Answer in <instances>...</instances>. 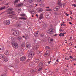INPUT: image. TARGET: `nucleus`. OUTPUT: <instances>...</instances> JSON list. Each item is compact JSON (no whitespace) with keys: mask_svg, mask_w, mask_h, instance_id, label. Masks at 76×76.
<instances>
[{"mask_svg":"<svg viewBox=\"0 0 76 76\" xmlns=\"http://www.w3.org/2000/svg\"><path fill=\"white\" fill-rule=\"evenodd\" d=\"M30 7H34V6H30Z\"/></svg>","mask_w":76,"mask_h":76,"instance_id":"obj_58","label":"nucleus"},{"mask_svg":"<svg viewBox=\"0 0 76 76\" xmlns=\"http://www.w3.org/2000/svg\"><path fill=\"white\" fill-rule=\"evenodd\" d=\"M46 7V8H47V9H49V7Z\"/></svg>","mask_w":76,"mask_h":76,"instance_id":"obj_54","label":"nucleus"},{"mask_svg":"<svg viewBox=\"0 0 76 76\" xmlns=\"http://www.w3.org/2000/svg\"><path fill=\"white\" fill-rule=\"evenodd\" d=\"M57 34H56L54 35V36H57Z\"/></svg>","mask_w":76,"mask_h":76,"instance_id":"obj_57","label":"nucleus"},{"mask_svg":"<svg viewBox=\"0 0 76 76\" xmlns=\"http://www.w3.org/2000/svg\"><path fill=\"white\" fill-rule=\"evenodd\" d=\"M57 4L59 6H62V3L61 0H58V1Z\"/></svg>","mask_w":76,"mask_h":76,"instance_id":"obj_6","label":"nucleus"},{"mask_svg":"<svg viewBox=\"0 0 76 76\" xmlns=\"http://www.w3.org/2000/svg\"><path fill=\"white\" fill-rule=\"evenodd\" d=\"M40 61V58L39 57L38 59H35L34 60L35 62L36 63H37V62H39Z\"/></svg>","mask_w":76,"mask_h":76,"instance_id":"obj_20","label":"nucleus"},{"mask_svg":"<svg viewBox=\"0 0 76 76\" xmlns=\"http://www.w3.org/2000/svg\"><path fill=\"white\" fill-rule=\"evenodd\" d=\"M15 13L14 11H12V12H8L7 13V14H8L9 15H10V14H12V13Z\"/></svg>","mask_w":76,"mask_h":76,"instance_id":"obj_28","label":"nucleus"},{"mask_svg":"<svg viewBox=\"0 0 76 76\" xmlns=\"http://www.w3.org/2000/svg\"><path fill=\"white\" fill-rule=\"evenodd\" d=\"M5 8H6L5 6H4L3 7H1V8H0V11L2 10H3V9H5Z\"/></svg>","mask_w":76,"mask_h":76,"instance_id":"obj_25","label":"nucleus"},{"mask_svg":"<svg viewBox=\"0 0 76 76\" xmlns=\"http://www.w3.org/2000/svg\"><path fill=\"white\" fill-rule=\"evenodd\" d=\"M69 24H70V25H72V23L71 22H69Z\"/></svg>","mask_w":76,"mask_h":76,"instance_id":"obj_51","label":"nucleus"},{"mask_svg":"<svg viewBox=\"0 0 76 76\" xmlns=\"http://www.w3.org/2000/svg\"><path fill=\"white\" fill-rule=\"evenodd\" d=\"M19 0H15L14 2V3L15 4L16 3H17L19 1Z\"/></svg>","mask_w":76,"mask_h":76,"instance_id":"obj_33","label":"nucleus"},{"mask_svg":"<svg viewBox=\"0 0 76 76\" xmlns=\"http://www.w3.org/2000/svg\"><path fill=\"white\" fill-rule=\"evenodd\" d=\"M1 76H7V75L5 74H3L1 75Z\"/></svg>","mask_w":76,"mask_h":76,"instance_id":"obj_32","label":"nucleus"},{"mask_svg":"<svg viewBox=\"0 0 76 76\" xmlns=\"http://www.w3.org/2000/svg\"><path fill=\"white\" fill-rule=\"evenodd\" d=\"M42 69V68L41 67H39V68L38 69V71H41Z\"/></svg>","mask_w":76,"mask_h":76,"instance_id":"obj_34","label":"nucleus"},{"mask_svg":"<svg viewBox=\"0 0 76 76\" xmlns=\"http://www.w3.org/2000/svg\"><path fill=\"white\" fill-rule=\"evenodd\" d=\"M37 53L39 55V56H41V54H42V53H41V52H40L39 51H38L37 52Z\"/></svg>","mask_w":76,"mask_h":76,"instance_id":"obj_27","label":"nucleus"},{"mask_svg":"<svg viewBox=\"0 0 76 76\" xmlns=\"http://www.w3.org/2000/svg\"><path fill=\"white\" fill-rule=\"evenodd\" d=\"M4 49L3 47L2 46H0V52H2L3 51V50Z\"/></svg>","mask_w":76,"mask_h":76,"instance_id":"obj_19","label":"nucleus"},{"mask_svg":"<svg viewBox=\"0 0 76 76\" xmlns=\"http://www.w3.org/2000/svg\"><path fill=\"white\" fill-rule=\"evenodd\" d=\"M26 59V57L25 56H23L20 58V60L22 61H25Z\"/></svg>","mask_w":76,"mask_h":76,"instance_id":"obj_5","label":"nucleus"},{"mask_svg":"<svg viewBox=\"0 0 76 76\" xmlns=\"http://www.w3.org/2000/svg\"><path fill=\"white\" fill-rule=\"evenodd\" d=\"M5 54V55H8L9 54H10V52L9 51V50H6L5 53H4Z\"/></svg>","mask_w":76,"mask_h":76,"instance_id":"obj_12","label":"nucleus"},{"mask_svg":"<svg viewBox=\"0 0 76 76\" xmlns=\"http://www.w3.org/2000/svg\"><path fill=\"white\" fill-rule=\"evenodd\" d=\"M5 56V55H4L0 54V58L1 59H4Z\"/></svg>","mask_w":76,"mask_h":76,"instance_id":"obj_10","label":"nucleus"},{"mask_svg":"<svg viewBox=\"0 0 76 76\" xmlns=\"http://www.w3.org/2000/svg\"><path fill=\"white\" fill-rule=\"evenodd\" d=\"M8 10V12H9L10 11H12V8H9Z\"/></svg>","mask_w":76,"mask_h":76,"instance_id":"obj_35","label":"nucleus"},{"mask_svg":"<svg viewBox=\"0 0 76 76\" xmlns=\"http://www.w3.org/2000/svg\"><path fill=\"white\" fill-rule=\"evenodd\" d=\"M21 26V25H20V23L19 21H18L17 22V23L16 24V26L18 28H19L20 26Z\"/></svg>","mask_w":76,"mask_h":76,"instance_id":"obj_11","label":"nucleus"},{"mask_svg":"<svg viewBox=\"0 0 76 76\" xmlns=\"http://www.w3.org/2000/svg\"><path fill=\"white\" fill-rule=\"evenodd\" d=\"M70 18H71V19H72V20L73 19V18H72V17H71V16L70 17Z\"/></svg>","mask_w":76,"mask_h":76,"instance_id":"obj_61","label":"nucleus"},{"mask_svg":"<svg viewBox=\"0 0 76 76\" xmlns=\"http://www.w3.org/2000/svg\"><path fill=\"white\" fill-rule=\"evenodd\" d=\"M51 61H48V64H50V63H51Z\"/></svg>","mask_w":76,"mask_h":76,"instance_id":"obj_42","label":"nucleus"},{"mask_svg":"<svg viewBox=\"0 0 76 76\" xmlns=\"http://www.w3.org/2000/svg\"><path fill=\"white\" fill-rule=\"evenodd\" d=\"M46 48H47L48 49H50V48L49 46H46Z\"/></svg>","mask_w":76,"mask_h":76,"instance_id":"obj_39","label":"nucleus"},{"mask_svg":"<svg viewBox=\"0 0 76 76\" xmlns=\"http://www.w3.org/2000/svg\"><path fill=\"white\" fill-rule=\"evenodd\" d=\"M43 0H37V2H41V1H42Z\"/></svg>","mask_w":76,"mask_h":76,"instance_id":"obj_37","label":"nucleus"},{"mask_svg":"<svg viewBox=\"0 0 76 76\" xmlns=\"http://www.w3.org/2000/svg\"><path fill=\"white\" fill-rule=\"evenodd\" d=\"M65 5H66V4H65L64 3V4H63V6H65Z\"/></svg>","mask_w":76,"mask_h":76,"instance_id":"obj_53","label":"nucleus"},{"mask_svg":"<svg viewBox=\"0 0 76 76\" xmlns=\"http://www.w3.org/2000/svg\"><path fill=\"white\" fill-rule=\"evenodd\" d=\"M22 37L20 36L18 37L17 38V39L18 41H21V40H22Z\"/></svg>","mask_w":76,"mask_h":76,"instance_id":"obj_23","label":"nucleus"},{"mask_svg":"<svg viewBox=\"0 0 76 76\" xmlns=\"http://www.w3.org/2000/svg\"><path fill=\"white\" fill-rule=\"evenodd\" d=\"M10 16H12L11 18H12V19H14V18H15V16L14 14L13 15H11Z\"/></svg>","mask_w":76,"mask_h":76,"instance_id":"obj_24","label":"nucleus"},{"mask_svg":"<svg viewBox=\"0 0 76 76\" xmlns=\"http://www.w3.org/2000/svg\"><path fill=\"white\" fill-rule=\"evenodd\" d=\"M63 25H64L63 24H61V26H62Z\"/></svg>","mask_w":76,"mask_h":76,"instance_id":"obj_59","label":"nucleus"},{"mask_svg":"<svg viewBox=\"0 0 76 76\" xmlns=\"http://www.w3.org/2000/svg\"><path fill=\"white\" fill-rule=\"evenodd\" d=\"M3 23L6 25H10V21L8 20H5L3 22Z\"/></svg>","mask_w":76,"mask_h":76,"instance_id":"obj_3","label":"nucleus"},{"mask_svg":"<svg viewBox=\"0 0 76 76\" xmlns=\"http://www.w3.org/2000/svg\"><path fill=\"white\" fill-rule=\"evenodd\" d=\"M44 18L43 15L42 14L40 15L39 19H42Z\"/></svg>","mask_w":76,"mask_h":76,"instance_id":"obj_14","label":"nucleus"},{"mask_svg":"<svg viewBox=\"0 0 76 76\" xmlns=\"http://www.w3.org/2000/svg\"><path fill=\"white\" fill-rule=\"evenodd\" d=\"M59 9H60L59 8H55V10H59Z\"/></svg>","mask_w":76,"mask_h":76,"instance_id":"obj_40","label":"nucleus"},{"mask_svg":"<svg viewBox=\"0 0 76 76\" xmlns=\"http://www.w3.org/2000/svg\"><path fill=\"white\" fill-rule=\"evenodd\" d=\"M9 4V3H7V4H5V5H7H7H8V4Z\"/></svg>","mask_w":76,"mask_h":76,"instance_id":"obj_52","label":"nucleus"},{"mask_svg":"<svg viewBox=\"0 0 76 76\" xmlns=\"http://www.w3.org/2000/svg\"><path fill=\"white\" fill-rule=\"evenodd\" d=\"M28 1L29 3H32L33 2V0H29Z\"/></svg>","mask_w":76,"mask_h":76,"instance_id":"obj_38","label":"nucleus"},{"mask_svg":"<svg viewBox=\"0 0 76 76\" xmlns=\"http://www.w3.org/2000/svg\"><path fill=\"white\" fill-rule=\"evenodd\" d=\"M37 10L40 12H42V9L41 8H39L37 9Z\"/></svg>","mask_w":76,"mask_h":76,"instance_id":"obj_21","label":"nucleus"},{"mask_svg":"<svg viewBox=\"0 0 76 76\" xmlns=\"http://www.w3.org/2000/svg\"><path fill=\"white\" fill-rule=\"evenodd\" d=\"M12 33L15 36H19V32L16 30H12Z\"/></svg>","mask_w":76,"mask_h":76,"instance_id":"obj_1","label":"nucleus"},{"mask_svg":"<svg viewBox=\"0 0 76 76\" xmlns=\"http://www.w3.org/2000/svg\"><path fill=\"white\" fill-rule=\"evenodd\" d=\"M23 3H21L20 4H19L17 5L16 7H21V6H23Z\"/></svg>","mask_w":76,"mask_h":76,"instance_id":"obj_16","label":"nucleus"},{"mask_svg":"<svg viewBox=\"0 0 76 76\" xmlns=\"http://www.w3.org/2000/svg\"><path fill=\"white\" fill-rule=\"evenodd\" d=\"M58 59H57V60H56V62H59V61H58Z\"/></svg>","mask_w":76,"mask_h":76,"instance_id":"obj_44","label":"nucleus"},{"mask_svg":"<svg viewBox=\"0 0 76 76\" xmlns=\"http://www.w3.org/2000/svg\"><path fill=\"white\" fill-rule=\"evenodd\" d=\"M34 35L36 37H37L39 35V31H37V32L34 33Z\"/></svg>","mask_w":76,"mask_h":76,"instance_id":"obj_9","label":"nucleus"},{"mask_svg":"<svg viewBox=\"0 0 76 76\" xmlns=\"http://www.w3.org/2000/svg\"><path fill=\"white\" fill-rule=\"evenodd\" d=\"M53 28H51L49 29L48 31L49 33L50 34L51 32H53Z\"/></svg>","mask_w":76,"mask_h":76,"instance_id":"obj_13","label":"nucleus"},{"mask_svg":"<svg viewBox=\"0 0 76 76\" xmlns=\"http://www.w3.org/2000/svg\"><path fill=\"white\" fill-rule=\"evenodd\" d=\"M36 16H37V18H38V15L37 14H36Z\"/></svg>","mask_w":76,"mask_h":76,"instance_id":"obj_47","label":"nucleus"},{"mask_svg":"<svg viewBox=\"0 0 76 76\" xmlns=\"http://www.w3.org/2000/svg\"><path fill=\"white\" fill-rule=\"evenodd\" d=\"M63 34H64H64H66V33H63Z\"/></svg>","mask_w":76,"mask_h":76,"instance_id":"obj_64","label":"nucleus"},{"mask_svg":"<svg viewBox=\"0 0 76 76\" xmlns=\"http://www.w3.org/2000/svg\"><path fill=\"white\" fill-rule=\"evenodd\" d=\"M49 52L48 51H47L46 52V53H45V54L44 56H49V55H50V53H49Z\"/></svg>","mask_w":76,"mask_h":76,"instance_id":"obj_17","label":"nucleus"},{"mask_svg":"<svg viewBox=\"0 0 76 76\" xmlns=\"http://www.w3.org/2000/svg\"><path fill=\"white\" fill-rule=\"evenodd\" d=\"M72 6H74V7H76V4H73Z\"/></svg>","mask_w":76,"mask_h":76,"instance_id":"obj_43","label":"nucleus"},{"mask_svg":"<svg viewBox=\"0 0 76 76\" xmlns=\"http://www.w3.org/2000/svg\"><path fill=\"white\" fill-rule=\"evenodd\" d=\"M26 47L27 48H29L31 47V45L26 44Z\"/></svg>","mask_w":76,"mask_h":76,"instance_id":"obj_15","label":"nucleus"},{"mask_svg":"<svg viewBox=\"0 0 76 76\" xmlns=\"http://www.w3.org/2000/svg\"><path fill=\"white\" fill-rule=\"evenodd\" d=\"M66 16H69V15L67 14V13H66Z\"/></svg>","mask_w":76,"mask_h":76,"instance_id":"obj_46","label":"nucleus"},{"mask_svg":"<svg viewBox=\"0 0 76 76\" xmlns=\"http://www.w3.org/2000/svg\"><path fill=\"white\" fill-rule=\"evenodd\" d=\"M34 53L33 52H31L29 53L28 54L29 57H31L32 58L34 57Z\"/></svg>","mask_w":76,"mask_h":76,"instance_id":"obj_4","label":"nucleus"},{"mask_svg":"<svg viewBox=\"0 0 76 76\" xmlns=\"http://www.w3.org/2000/svg\"><path fill=\"white\" fill-rule=\"evenodd\" d=\"M49 12H51V11L52 10L51 9H49Z\"/></svg>","mask_w":76,"mask_h":76,"instance_id":"obj_50","label":"nucleus"},{"mask_svg":"<svg viewBox=\"0 0 76 76\" xmlns=\"http://www.w3.org/2000/svg\"><path fill=\"white\" fill-rule=\"evenodd\" d=\"M15 37H11V40L12 41H13V40H15Z\"/></svg>","mask_w":76,"mask_h":76,"instance_id":"obj_29","label":"nucleus"},{"mask_svg":"<svg viewBox=\"0 0 76 76\" xmlns=\"http://www.w3.org/2000/svg\"><path fill=\"white\" fill-rule=\"evenodd\" d=\"M47 10V11H48L49 12V10Z\"/></svg>","mask_w":76,"mask_h":76,"instance_id":"obj_62","label":"nucleus"},{"mask_svg":"<svg viewBox=\"0 0 76 76\" xmlns=\"http://www.w3.org/2000/svg\"><path fill=\"white\" fill-rule=\"evenodd\" d=\"M42 67H43V62H41L38 64V67L42 68Z\"/></svg>","mask_w":76,"mask_h":76,"instance_id":"obj_7","label":"nucleus"},{"mask_svg":"<svg viewBox=\"0 0 76 76\" xmlns=\"http://www.w3.org/2000/svg\"><path fill=\"white\" fill-rule=\"evenodd\" d=\"M4 60V62H7L9 60V58L8 57L5 56V57L4 59H3Z\"/></svg>","mask_w":76,"mask_h":76,"instance_id":"obj_8","label":"nucleus"},{"mask_svg":"<svg viewBox=\"0 0 76 76\" xmlns=\"http://www.w3.org/2000/svg\"><path fill=\"white\" fill-rule=\"evenodd\" d=\"M40 37H43V36H42V34H41V35H40Z\"/></svg>","mask_w":76,"mask_h":76,"instance_id":"obj_60","label":"nucleus"},{"mask_svg":"<svg viewBox=\"0 0 76 76\" xmlns=\"http://www.w3.org/2000/svg\"><path fill=\"white\" fill-rule=\"evenodd\" d=\"M12 46L14 48H18V44H16V43L13 42H12Z\"/></svg>","mask_w":76,"mask_h":76,"instance_id":"obj_2","label":"nucleus"},{"mask_svg":"<svg viewBox=\"0 0 76 76\" xmlns=\"http://www.w3.org/2000/svg\"><path fill=\"white\" fill-rule=\"evenodd\" d=\"M19 19H21V20H26V18H25V17H19Z\"/></svg>","mask_w":76,"mask_h":76,"instance_id":"obj_22","label":"nucleus"},{"mask_svg":"<svg viewBox=\"0 0 76 76\" xmlns=\"http://www.w3.org/2000/svg\"><path fill=\"white\" fill-rule=\"evenodd\" d=\"M10 67H13V66H9V67H8V69H10V70L12 71V70H11V69L10 68Z\"/></svg>","mask_w":76,"mask_h":76,"instance_id":"obj_30","label":"nucleus"},{"mask_svg":"<svg viewBox=\"0 0 76 76\" xmlns=\"http://www.w3.org/2000/svg\"><path fill=\"white\" fill-rule=\"evenodd\" d=\"M20 15L21 16H22L23 17H24V16H26V15L25 14H20Z\"/></svg>","mask_w":76,"mask_h":76,"instance_id":"obj_26","label":"nucleus"},{"mask_svg":"<svg viewBox=\"0 0 76 76\" xmlns=\"http://www.w3.org/2000/svg\"><path fill=\"white\" fill-rule=\"evenodd\" d=\"M26 62H29V60H27L26 61Z\"/></svg>","mask_w":76,"mask_h":76,"instance_id":"obj_55","label":"nucleus"},{"mask_svg":"<svg viewBox=\"0 0 76 76\" xmlns=\"http://www.w3.org/2000/svg\"><path fill=\"white\" fill-rule=\"evenodd\" d=\"M23 38H25V36H23Z\"/></svg>","mask_w":76,"mask_h":76,"instance_id":"obj_63","label":"nucleus"},{"mask_svg":"<svg viewBox=\"0 0 76 76\" xmlns=\"http://www.w3.org/2000/svg\"><path fill=\"white\" fill-rule=\"evenodd\" d=\"M46 16H47L48 17L49 16H50V14H47Z\"/></svg>","mask_w":76,"mask_h":76,"instance_id":"obj_45","label":"nucleus"},{"mask_svg":"<svg viewBox=\"0 0 76 76\" xmlns=\"http://www.w3.org/2000/svg\"><path fill=\"white\" fill-rule=\"evenodd\" d=\"M64 34H63V33H61L59 34L60 37H61V36H64Z\"/></svg>","mask_w":76,"mask_h":76,"instance_id":"obj_31","label":"nucleus"},{"mask_svg":"<svg viewBox=\"0 0 76 76\" xmlns=\"http://www.w3.org/2000/svg\"><path fill=\"white\" fill-rule=\"evenodd\" d=\"M29 65L30 66H31V67H34V66H35V64L33 62H31L30 64Z\"/></svg>","mask_w":76,"mask_h":76,"instance_id":"obj_18","label":"nucleus"},{"mask_svg":"<svg viewBox=\"0 0 76 76\" xmlns=\"http://www.w3.org/2000/svg\"><path fill=\"white\" fill-rule=\"evenodd\" d=\"M69 57L71 59H72V58H73V57L72 56H69Z\"/></svg>","mask_w":76,"mask_h":76,"instance_id":"obj_41","label":"nucleus"},{"mask_svg":"<svg viewBox=\"0 0 76 76\" xmlns=\"http://www.w3.org/2000/svg\"><path fill=\"white\" fill-rule=\"evenodd\" d=\"M50 41H53V39H50Z\"/></svg>","mask_w":76,"mask_h":76,"instance_id":"obj_48","label":"nucleus"},{"mask_svg":"<svg viewBox=\"0 0 76 76\" xmlns=\"http://www.w3.org/2000/svg\"><path fill=\"white\" fill-rule=\"evenodd\" d=\"M70 12L71 13V15H72V12L70 11Z\"/></svg>","mask_w":76,"mask_h":76,"instance_id":"obj_56","label":"nucleus"},{"mask_svg":"<svg viewBox=\"0 0 76 76\" xmlns=\"http://www.w3.org/2000/svg\"><path fill=\"white\" fill-rule=\"evenodd\" d=\"M59 31L60 32H61V31H62V32H63L64 31L63 29H62V28H61L59 30Z\"/></svg>","mask_w":76,"mask_h":76,"instance_id":"obj_36","label":"nucleus"},{"mask_svg":"<svg viewBox=\"0 0 76 76\" xmlns=\"http://www.w3.org/2000/svg\"><path fill=\"white\" fill-rule=\"evenodd\" d=\"M65 60H70L69 58H67V59H66V58H65Z\"/></svg>","mask_w":76,"mask_h":76,"instance_id":"obj_49","label":"nucleus"}]
</instances>
